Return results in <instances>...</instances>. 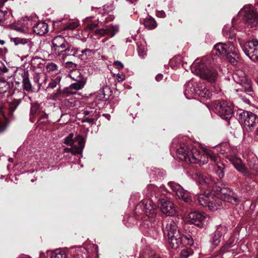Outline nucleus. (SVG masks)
<instances>
[{"label":"nucleus","instance_id":"obj_1","mask_svg":"<svg viewBox=\"0 0 258 258\" xmlns=\"http://www.w3.org/2000/svg\"><path fill=\"white\" fill-rule=\"evenodd\" d=\"M236 25L235 18L232 21V25H226L223 29V35L229 41L227 43L219 42L216 44L212 50V55H217L216 58L212 57L213 65L216 64L220 60L221 58L225 55L232 54L236 56L238 54V51L235 46L236 43V34L234 31V25Z\"/></svg>","mask_w":258,"mask_h":258},{"label":"nucleus","instance_id":"obj_2","mask_svg":"<svg viewBox=\"0 0 258 258\" xmlns=\"http://www.w3.org/2000/svg\"><path fill=\"white\" fill-rule=\"evenodd\" d=\"M220 194L215 195L213 192H205L198 196V203L204 207H208L211 211H215L220 208L224 201L232 204L237 205L239 200L237 195L230 189L221 188Z\"/></svg>","mask_w":258,"mask_h":258},{"label":"nucleus","instance_id":"obj_3","mask_svg":"<svg viewBox=\"0 0 258 258\" xmlns=\"http://www.w3.org/2000/svg\"><path fill=\"white\" fill-rule=\"evenodd\" d=\"M163 232L167 236L170 245L173 249L179 248L182 245L191 246L194 240L189 234L182 233L177 223L173 221H169L166 225H163Z\"/></svg>","mask_w":258,"mask_h":258},{"label":"nucleus","instance_id":"obj_4","mask_svg":"<svg viewBox=\"0 0 258 258\" xmlns=\"http://www.w3.org/2000/svg\"><path fill=\"white\" fill-rule=\"evenodd\" d=\"M177 141L174 139L172 142V147L177 148L176 153L178 158L186 163L191 164H204L207 163L204 150L207 147L203 148V154L201 155L197 148L191 145L180 143L179 147L176 145Z\"/></svg>","mask_w":258,"mask_h":258},{"label":"nucleus","instance_id":"obj_5","mask_svg":"<svg viewBox=\"0 0 258 258\" xmlns=\"http://www.w3.org/2000/svg\"><path fill=\"white\" fill-rule=\"evenodd\" d=\"M211 63L207 57L197 59L191 66V72L209 82H215L218 79V74L216 69L211 66Z\"/></svg>","mask_w":258,"mask_h":258},{"label":"nucleus","instance_id":"obj_6","mask_svg":"<svg viewBox=\"0 0 258 258\" xmlns=\"http://www.w3.org/2000/svg\"><path fill=\"white\" fill-rule=\"evenodd\" d=\"M24 97L23 92H14L13 95L9 96L8 103L0 108V133L4 132L8 125V121L5 113L12 115L13 111L20 103Z\"/></svg>","mask_w":258,"mask_h":258},{"label":"nucleus","instance_id":"obj_7","mask_svg":"<svg viewBox=\"0 0 258 258\" xmlns=\"http://www.w3.org/2000/svg\"><path fill=\"white\" fill-rule=\"evenodd\" d=\"M184 95L188 99H192L196 95L208 99L212 96V93L200 80L192 79L185 85Z\"/></svg>","mask_w":258,"mask_h":258},{"label":"nucleus","instance_id":"obj_8","mask_svg":"<svg viewBox=\"0 0 258 258\" xmlns=\"http://www.w3.org/2000/svg\"><path fill=\"white\" fill-rule=\"evenodd\" d=\"M218 148L220 149V153L224 155L238 171L245 176H250V173L243 163L242 160L236 156L233 151L229 149L228 144H224L220 145L217 147V149Z\"/></svg>","mask_w":258,"mask_h":258},{"label":"nucleus","instance_id":"obj_9","mask_svg":"<svg viewBox=\"0 0 258 258\" xmlns=\"http://www.w3.org/2000/svg\"><path fill=\"white\" fill-rule=\"evenodd\" d=\"M238 17H241L243 23L247 27L258 26V13L254 10L252 5L243 6L239 12Z\"/></svg>","mask_w":258,"mask_h":258},{"label":"nucleus","instance_id":"obj_10","mask_svg":"<svg viewBox=\"0 0 258 258\" xmlns=\"http://www.w3.org/2000/svg\"><path fill=\"white\" fill-rule=\"evenodd\" d=\"M237 39L243 52L249 58L254 61H258V40L253 39L243 43L246 40L245 35L238 36Z\"/></svg>","mask_w":258,"mask_h":258},{"label":"nucleus","instance_id":"obj_11","mask_svg":"<svg viewBox=\"0 0 258 258\" xmlns=\"http://www.w3.org/2000/svg\"><path fill=\"white\" fill-rule=\"evenodd\" d=\"M156 211L155 205L152 201L143 200L136 206L135 215L138 216L144 214L152 222L154 221L153 219L156 215Z\"/></svg>","mask_w":258,"mask_h":258},{"label":"nucleus","instance_id":"obj_12","mask_svg":"<svg viewBox=\"0 0 258 258\" xmlns=\"http://www.w3.org/2000/svg\"><path fill=\"white\" fill-rule=\"evenodd\" d=\"M233 78L235 82L238 85L235 89L236 92H244L249 97L253 98L254 93L251 86V81L245 76H240L238 74H235Z\"/></svg>","mask_w":258,"mask_h":258},{"label":"nucleus","instance_id":"obj_13","mask_svg":"<svg viewBox=\"0 0 258 258\" xmlns=\"http://www.w3.org/2000/svg\"><path fill=\"white\" fill-rule=\"evenodd\" d=\"M215 112L223 119L229 121L232 118L233 107L226 101L217 100L214 103Z\"/></svg>","mask_w":258,"mask_h":258},{"label":"nucleus","instance_id":"obj_14","mask_svg":"<svg viewBox=\"0 0 258 258\" xmlns=\"http://www.w3.org/2000/svg\"><path fill=\"white\" fill-rule=\"evenodd\" d=\"M168 186L172 192L179 199L182 200L185 203L191 204L193 201L190 196V193L187 190L183 189L179 184L170 181L168 183Z\"/></svg>","mask_w":258,"mask_h":258},{"label":"nucleus","instance_id":"obj_15","mask_svg":"<svg viewBox=\"0 0 258 258\" xmlns=\"http://www.w3.org/2000/svg\"><path fill=\"white\" fill-rule=\"evenodd\" d=\"M192 178L203 189L211 190L214 187L216 181L211 176H205L200 172L192 174Z\"/></svg>","mask_w":258,"mask_h":258},{"label":"nucleus","instance_id":"obj_16","mask_svg":"<svg viewBox=\"0 0 258 258\" xmlns=\"http://www.w3.org/2000/svg\"><path fill=\"white\" fill-rule=\"evenodd\" d=\"M204 151L206 155V158H207V159H206L207 162L208 159H210L215 163L217 166V169H216V173L219 177L222 179L224 176V167L222 163L219 162L220 160L219 156L209 148H205Z\"/></svg>","mask_w":258,"mask_h":258},{"label":"nucleus","instance_id":"obj_17","mask_svg":"<svg viewBox=\"0 0 258 258\" xmlns=\"http://www.w3.org/2000/svg\"><path fill=\"white\" fill-rule=\"evenodd\" d=\"M239 121L249 128L258 123V116L250 111H243L239 113Z\"/></svg>","mask_w":258,"mask_h":258},{"label":"nucleus","instance_id":"obj_18","mask_svg":"<svg viewBox=\"0 0 258 258\" xmlns=\"http://www.w3.org/2000/svg\"><path fill=\"white\" fill-rule=\"evenodd\" d=\"M158 201L159 205H160V209L164 214L169 216L176 214V208L171 202L164 199H159Z\"/></svg>","mask_w":258,"mask_h":258},{"label":"nucleus","instance_id":"obj_19","mask_svg":"<svg viewBox=\"0 0 258 258\" xmlns=\"http://www.w3.org/2000/svg\"><path fill=\"white\" fill-rule=\"evenodd\" d=\"M84 114L85 117L83 120V122H87L91 124H94L99 117V109L97 108L87 107L86 108Z\"/></svg>","mask_w":258,"mask_h":258},{"label":"nucleus","instance_id":"obj_20","mask_svg":"<svg viewBox=\"0 0 258 258\" xmlns=\"http://www.w3.org/2000/svg\"><path fill=\"white\" fill-rule=\"evenodd\" d=\"M206 218L204 213L198 211L191 212L188 215V222L199 227L203 226Z\"/></svg>","mask_w":258,"mask_h":258},{"label":"nucleus","instance_id":"obj_21","mask_svg":"<svg viewBox=\"0 0 258 258\" xmlns=\"http://www.w3.org/2000/svg\"><path fill=\"white\" fill-rule=\"evenodd\" d=\"M118 28L117 26H113L110 25L106 26L104 28L97 29L95 31L94 35L95 36H99L103 37L105 36H109L110 37H113L115 34L118 32Z\"/></svg>","mask_w":258,"mask_h":258},{"label":"nucleus","instance_id":"obj_22","mask_svg":"<svg viewBox=\"0 0 258 258\" xmlns=\"http://www.w3.org/2000/svg\"><path fill=\"white\" fill-rule=\"evenodd\" d=\"M52 49L54 51L57 52L58 55L61 54V50H63L68 45V42L66 41L63 37L57 36L54 37L52 41Z\"/></svg>","mask_w":258,"mask_h":258},{"label":"nucleus","instance_id":"obj_23","mask_svg":"<svg viewBox=\"0 0 258 258\" xmlns=\"http://www.w3.org/2000/svg\"><path fill=\"white\" fill-rule=\"evenodd\" d=\"M233 245V242H229L227 243L221 248L220 251L219 252V254L215 258H233V252L229 250Z\"/></svg>","mask_w":258,"mask_h":258},{"label":"nucleus","instance_id":"obj_24","mask_svg":"<svg viewBox=\"0 0 258 258\" xmlns=\"http://www.w3.org/2000/svg\"><path fill=\"white\" fill-rule=\"evenodd\" d=\"M34 23L32 19H24L20 21L18 25L16 26V29L23 33L28 32L29 30L33 29Z\"/></svg>","mask_w":258,"mask_h":258},{"label":"nucleus","instance_id":"obj_25","mask_svg":"<svg viewBox=\"0 0 258 258\" xmlns=\"http://www.w3.org/2000/svg\"><path fill=\"white\" fill-rule=\"evenodd\" d=\"M78 147L76 148L72 146L71 148H64L63 149V153H71L73 155H77L82 154L83 148L85 146V141L83 137H79L78 139Z\"/></svg>","mask_w":258,"mask_h":258},{"label":"nucleus","instance_id":"obj_26","mask_svg":"<svg viewBox=\"0 0 258 258\" xmlns=\"http://www.w3.org/2000/svg\"><path fill=\"white\" fill-rule=\"evenodd\" d=\"M33 32L38 35H43L48 32V25L44 22L34 23Z\"/></svg>","mask_w":258,"mask_h":258},{"label":"nucleus","instance_id":"obj_27","mask_svg":"<svg viewBox=\"0 0 258 258\" xmlns=\"http://www.w3.org/2000/svg\"><path fill=\"white\" fill-rule=\"evenodd\" d=\"M80 50L74 47L68 43L67 46L63 50H61V54H62L63 56H74L79 57L80 55Z\"/></svg>","mask_w":258,"mask_h":258},{"label":"nucleus","instance_id":"obj_28","mask_svg":"<svg viewBox=\"0 0 258 258\" xmlns=\"http://www.w3.org/2000/svg\"><path fill=\"white\" fill-rule=\"evenodd\" d=\"M10 40L11 42H13L15 45H26L27 47L29 48V51H30L33 46V43L29 39L22 38L20 37H15V38H11Z\"/></svg>","mask_w":258,"mask_h":258},{"label":"nucleus","instance_id":"obj_29","mask_svg":"<svg viewBox=\"0 0 258 258\" xmlns=\"http://www.w3.org/2000/svg\"><path fill=\"white\" fill-rule=\"evenodd\" d=\"M86 81L75 82L72 83L66 91L68 94H75L76 91L82 89L85 86Z\"/></svg>","mask_w":258,"mask_h":258},{"label":"nucleus","instance_id":"obj_30","mask_svg":"<svg viewBox=\"0 0 258 258\" xmlns=\"http://www.w3.org/2000/svg\"><path fill=\"white\" fill-rule=\"evenodd\" d=\"M162 189H165L164 187H160V188H159L154 185L150 184L147 186L144 192L146 195H150L152 196L154 195L156 198H157L159 196L158 192L160 191H162Z\"/></svg>","mask_w":258,"mask_h":258},{"label":"nucleus","instance_id":"obj_31","mask_svg":"<svg viewBox=\"0 0 258 258\" xmlns=\"http://www.w3.org/2000/svg\"><path fill=\"white\" fill-rule=\"evenodd\" d=\"M221 237L222 233L219 230H216L211 235L210 242L213 248H215L220 243Z\"/></svg>","mask_w":258,"mask_h":258},{"label":"nucleus","instance_id":"obj_32","mask_svg":"<svg viewBox=\"0 0 258 258\" xmlns=\"http://www.w3.org/2000/svg\"><path fill=\"white\" fill-rule=\"evenodd\" d=\"M62 29L63 30H73L77 28L79 26V22L77 20H69L67 22H63L61 24Z\"/></svg>","mask_w":258,"mask_h":258},{"label":"nucleus","instance_id":"obj_33","mask_svg":"<svg viewBox=\"0 0 258 258\" xmlns=\"http://www.w3.org/2000/svg\"><path fill=\"white\" fill-rule=\"evenodd\" d=\"M79 137H82L80 136H76L74 138L73 134H70L67 137L64 139V143L66 145H70L73 147H78V139Z\"/></svg>","mask_w":258,"mask_h":258},{"label":"nucleus","instance_id":"obj_34","mask_svg":"<svg viewBox=\"0 0 258 258\" xmlns=\"http://www.w3.org/2000/svg\"><path fill=\"white\" fill-rule=\"evenodd\" d=\"M84 28L86 30H92L98 26V23L93 21L91 18L87 17L83 21Z\"/></svg>","mask_w":258,"mask_h":258},{"label":"nucleus","instance_id":"obj_35","mask_svg":"<svg viewBox=\"0 0 258 258\" xmlns=\"http://www.w3.org/2000/svg\"><path fill=\"white\" fill-rule=\"evenodd\" d=\"M46 72L50 75H53L57 74L59 70L57 64L53 62H48L46 66Z\"/></svg>","mask_w":258,"mask_h":258},{"label":"nucleus","instance_id":"obj_36","mask_svg":"<svg viewBox=\"0 0 258 258\" xmlns=\"http://www.w3.org/2000/svg\"><path fill=\"white\" fill-rule=\"evenodd\" d=\"M50 258H67L66 252L63 249H58L50 251Z\"/></svg>","mask_w":258,"mask_h":258},{"label":"nucleus","instance_id":"obj_37","mask_svg":"<svg viewBox=\"0 0 258 258\" xmlns=\"http://www.w3.org/2000/svg\"><path fill=\"white\" fill-rule=\"evenodd\" d=\"M31 65L34 68L42 69L44 66V60L40 57H34L31 59Z\"/></svg>","mask_w":258,"mask_h":258},{"label":"nucleus","instance_id":"obj_38","mask_svg":"<svg viewBox=\"0 0 258 258\" xmlns=\"http://www.w3.org/2000/svg\"><path fill=\"white\" fill-rule=\"evenodd\" d=\"M144 24L148 29H153L157 26V23L155 19L151 17L146 18L144 21Z\"/></svg>","mask_w":258,"mask_h":258},{"label":"nucleus","instance_id":"obj_39","mask_svg":"<svg viewBox=\"0 0 258 258\" xmlns=\"http://www.w3.org/2000/svg\"><path fill=\"white\" fill-rule=\"evenodd\" d=\"M22 83L24 90L27 91H31L32 89V85L28 77V75L25 73L22 76Z\"/></svg>","mask_w":258,"mask_h":258},{"label":"nucleus","instance_id":"obj_40","mask_svg":"<svg viewBox=\"0 0 258 258\" xmlns=\"http://www.w3.org/2000/svg\"><path fill=\"white\" fill-rule=\"evenodd\" d=\"M12 86L11 83L4 80H0V94L7 92Z\"/></svg>","mask_w":258,"mask_h":258},{"label":"nucleus","instance_id":"obj_41","mask_svg":"<svg viewBox=\"0 0 258 258\" xmlns=\"http://www.w3.org/2000/svg\"><path fill=\"white\" fill-rule=\"evenodd\" d=\"M138 45V52L139 56L141 58H144L146 55V45L145 43L137 44Z\"/></svg>","mask_w":258,"mask_h":258},{"label":"nucleus","instance_id":"obj_42","mask_svg":"<svg viewBox=\"0 0 258 258\" xmlns=\"http://www.w3.org/2000/svg\"><path fill=\"white\" fill-rule=\"evenodd\" d=\"M70 77L71 79L75 82L86 81L85 78L81 75L80 72L78 71L72 73Z\"/></svg>","mask_w":258,"mask_h":258},{"label":"nucleus","instance_id":"obj_43","mask_svg":"<svg viewBox=\"0 0 258 258\" xmlns=\"http://www.w3.org/2000/svg\"><path fill=\"white\" fill-rule=\"evenodd\" d=\"M60 80V77L57 76L55 79L51 80V81L49 83L48 85L45 89V90L46 91H49L50 89H53L55 88L57 85L59 84Z\"/></svg>","mask_w":258,"mask_h":258},{"label":"nucleus","instance_id":"obj_44","mask_svg":"<svg viewBox=\"0 0 258 258\" xmlns=\"http://www.w3.org/2000/svg\"><path fill=\"white\" fill-rule=\"evenodd\" d=\"M94 52L89 49L80 50V55L79 56L82 60H86L89 56H91Z\"/></svg>","mask_w":258,"mask_h":258},{"label":"nucleus","instance_id":"obj_45","mask_svg":"<svg viewBox=\"0 0 258 258\" xmlns=\"http://www.w3.org/2000/svg\"><path fill=\"white\" fill-rule=\"evenodd\" d=\"M9 16L6 11L0 10V25L5 26L8 24L7 19Z\"/></svg>","mask_w":258,"mask_h":258},{"label":"nucleus","instance_id":"obj_46","mask_svg":"<svg viewBox=\"0 0 258 258\" xmlns=\"http://www.w3.org/2000/svg\"><path fill=\"white\" fill-rule=\"evenodd\" d=\"M192 253L193 251L190 249H183L175 258H187Z\"/></svg>","mask_w":258,"mask_h":258},{"label":"nucleus","instance_id":"obj_47","mask_svg":"<svg viewBox=\"0 0 258 258\" xmlns=\"http://www.w3.org/2000/svg\"><path fill=\"white\" fill-rule=\"evenodd\" d=\"M42 112L40 110V105L39 104L35 103L32 104L30 110V114L31 115H35L36 114H40Z\"/></svg>","mask_w":258,"mask_h":258},{"label":"nucleus","instance_id":"obj_48","mask_svg":"<svg viewBox=\"0 0 258 258\" xmlns=\"http://www.w3.org/2000/svg\"><path fill=\"white\" fill-rule=\"evenodd\" d=\"M47 117L48 115L47 114L42 112V113L38 115L37 123L38 124H45L48 121Z\"/></svg>","mask_w":258,"mask_h":258},{"label":"nucleus","instance_id":"obj_49","mask_svg":"<svg viewBox=\"0 0 258 258\" xmlns=\"http://www.w3.org/2000/svg\"><path fill=\"white\" fill-rule=\"evenodd\" d=\"M47 80V77L45 76V75H44V76H42L38 83L37 84V86L38 87V90H40L41 88H42L43 89L45 88V85L46 83Z\"/></svg>","mask_w":258,"mask_h":258},{"label":"nucleus","instance_id":"obj_50","mask_svg":"<svg viewBox=\"0 0 258 258\" xmlns=\"http://www.w3.org/2000/svg\"><path fill=\"white\" fill-rule=\"evenodd\" d=\"M44 74L38 73H35L33 75L34 82L36 84L39 82L41 78L44 76Z\"/></svg>","mask_w":258,"mask_h":258},{"label":"nucleus","instance_id":"obj_51","mask_svg":"<svg viewBox=\"0 0 258 258\" xmlns=\"http://www.w3.org/2000/svg\"><path fill=\"white\" fill-rule=\"evenodd\" d=\"M9 68L2 61H0V75L8 72Z\"/></svg>","mask_w":258,"mask_h":258},{"label":"nucleus","instance_id":"obj_52","mask_svg":"<svg viewBox=\"0 0 258 258\" xmlns=\"http://www.w3.org/2000/svg\"><path fill=\"white\" fill-rule=\"evenodd\" d=\"M248 165L250 167V169L255 171L256 172H258V166L256 165L255 163H253L252 161H248Z\"/></svg>","mask_w":258,"mask_h":258},{"label":"nucleus","instance_id":"obj_53","mask_svg":"<svg viewBox=\"0 0 258 258\" xmlns=\"http://www.w3.org/2000/svg\"><path fill=\"white\" fill-rule=\"evenodd\" d=\"M224 57H225L228 61L231 63H234L235 61L236 57L237 58L238 57V54L236 56H234L232 54H229L228 55H225Z\"/></svg>","mask_w":258,"mask_h":258},{"label":"nucleus","instance_id":"obj_54","mask_svg":"<svg viewBox=\"0 0 258 258\" xmlns=\"http://www.w3.org/2000/svg\"><path fill=\"white\" fill-rule=\"evenodd\" d=\"M109 88L106 86L105 87H103L102 90L100 91V95L102 94L103 95L102 98H104L105 99H107L108 96L106 95V92H107L108 91H109Z\"/></svg>","mask_w":258,"mask_h":258},{"label":"nucleus","instance_id":"obj_55","mask_svg":"<svg viewBox=\"0 0 258 258\" xmlns=\"http://www.w3.org/2000/svg\"><path fill=\"white\" fill-rule=\"evenodd\" d=\"M115 68L120 70L123 68V64L119 61H115L113 63Z\"/></svg>","mask_w":258,"mask_h":258},{"label":"nucleus","instance_id":"obj_56","mask_svg":"<svg viewBox=\"0 0 258 258\" xmlns=\"http://www.w3.org/2000/svg\"><path fill=\"white\" fill-rule=\"evenodd\" d=\"M156 16L158 17L164 18L166 17V14L164 12V11L161 10V11H156Z\"/></svg>","mask_w":258,"mask_h":258},{"label":"nucleus","instance_id":"obj_57","mask_svg":"<svg viewBox=\"0 0 258 258\" xmlns=\"http://www.w3.org/2000/svg\"><path fill=\"white\" fill-rule=\"evenodd\" d=\"M60 96H61V94H60V91H59V90H58L57 92L52 95L51 98L54 100L59 99Z\"/></svg>","mask_w":258,"mask_h":258},{"label":"nucleus","instance_id":"obj_58","mask_svg":"<svg viewBox=\"0 0 258 258\" xmlns=\"http://www.w3.org/2000/svg\"><path fill=\"white\" fill-rule=\"evenodd\" d=\"M125 79V76L122 74H118L117 75V80L118 82H122Z\"/></svg>","mask_w":258,"mask_h":258},{"label":"nucleus","instance_id":"obj_59","mask_svg":"<svg viewBox=\"0 0 258 258\" xmlns=\"http://www.w3.org/2000/svg\"><path fill=\"white\" fill-rule=\"evenodd\" d=\"M162 78H163V75L160 74L157 75L155 78L157 81H160V80H161L162 79Z\"/></svg>","mask_w":258,"mask_h":258},{"label":"nucleus","instance_id":"obj_60","mask_svg":"<svg viewBox=\"0 0 258 258\" xmlns=\"http://www.w3.org/2000/svg\"><path fill=\"white\" fill-rule=\"evenodd\" d=\"M75 248H77V251H86V249L83 247H81V246H79V247H75Z\"/></svg>","mask_w":258,"mask_h":258},{"label":"nucleus","instance_id":"obj_61","mask_svg":"<svg viewBox=\"0 0 258 258\" xmlns=\"http://www.w3.org/2000/svg\"><path fill=\"white\" fill-rule=\"evenodd\" d=\"M6 50L3 47H0V54L3 55L5 53Z\"/></svg>","mask_w":258,"mask_h":258},{"label":"nucleus","instance_id":"obj_62","mask_svg":"<svg viewBox=\"0 0 258 258\" xmlns=\"http://www.w3.org/2000/svg\"><path fill=\"white\" fill-rule=\"evenodd\" d=\"M103 116H105L108 120H109L110 118V115L109 114H103Z\"/></svg>","mask_w":258,"mask_h":258},{"label":"nucleus","instance_id":"obj_63","mask_svg":"<svg viewBox=\"0 0 258 258\" xmlns=\"http://www.w3.org/2000/svg\"><path fill=\"white\" fill-rule=\"evenodd\" d=\"M237 26H238L237 30H238V31L242 30L243 28H240V27L242 26V24L239 23Z\"/></svg>","mask_w":258,"mask_h":258},{"label":"nucleus","instance_id":"obj_64","mask_svg":"<svg viewBox=\"0 0 258 258\" xmlns=\"http://www.w3.org/2000/svg\"><path fill=\"white\" fill-rule=\"evenodd\" d=\"M243 99L244 100V101L246 103H248V104H249V103H250V102L249 98H245V99Z\"/></svg>","mask_w":258,"mask_h":258}]
</instances>
